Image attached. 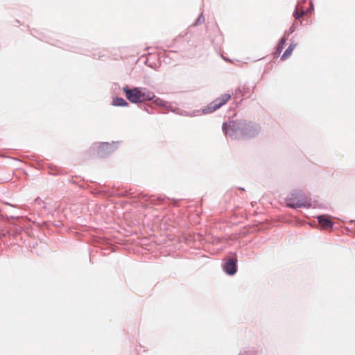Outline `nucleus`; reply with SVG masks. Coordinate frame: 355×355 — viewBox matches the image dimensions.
Returning <instances> with one entry per match:
<instances>
[{"label": "nucleus", "instance_id": "9", "mask_svg": "<svg viewBox=\"0 0 355 355\" xmlns=\"http://www.w3.org/2000/svg\"><path fill=\"white\" fill-rule=\"evenodd\" d=\"M234 126V123L233 121L230 122L229 123H225L223 126V130L225 131V135L229 133L230 130H233Z\"/></svg>", "mask_w": 355, "mask_h": 355}, {"label": "nucleus", "instance_id": "7", "mask_svg": "<svg viewBox=\"0 0 355 355\" xmlns=\"http://www.w3.org/2000/svg\"><path fill=\"white\" fill-rule=\"evenodd\" d=\"M112 105L114 106H127L128 103L123 98L116 97L113 99Z\"/></svg>", "mask_w": 355, "mask_h": 355}, {"label": "nucleus", "instance_id": "5", "mask_svg": "<svg viewBox=\"0 0 355 355\" xmlns=\"http://www.w3.org/2000/svg\"><path fill=\"white\" fill-rule=\"evenodd\" d=\"M318 223L324 230H329L333 226V223L330 218L326 216H320L318 218Z\"/></svg>", "mask_w": 355, "mask_h": 355}, {"label": "nucleus", "instance_id": "1", "mask_svg": "<svg viewBox=\"0 0 355 355\" xmlns=\"http://www.w3.org/2000/svg\"><path fill=\"white\" fill-rule=\"evenodd\" d=\"M123 92L128 100L131 103H137L145 101H150L155 98L153 92L143 88L135 87L129 89L124 87Z\"/></svg>", "mask_w": 355, "mask_h": 355}, {"label": "nucleus", "instance_id": "4", "mask_svg": "<svg viewBox=\"0 0 355 355\" xmlns=\"http://www.w3.org/2000/svg\"><path fill=\"white\" fill-rule=\"evenodd\" d=\"M224 270L228 275H234L236 271V260L229 259L224 266Z\"/></svg>", "mask_w": 355, "mask_h": 355}, {"label": "nucleus", "instance_id": "2", "mask_svg": "<svg viewBox=\"0 0 355 355\" xmlns=\"http://www.w3.org/2000/svg\"><path fill=\"white\" fill-rule=\"evenodd\" d=\"M288 207L291 208L310 207L311 199L301 191H294L286 199Z\"/></svg>", "mask_w": 355, "mask_h": 355}, {"label": "nucleus", "instance_id": "3", "mask_svg": "<svg viewBox=\"0 0 355 355\" xmlns=\"http://www.w3.org/2000/svg\"><path fill=\"white\" fill-rule=\"evenodd\" d=\"M231 98V95L229 94H225L221 95L219 98H216L212 103H211L207 107L204 109V113H210L212 112L217 109L220 108L221 106L225 105L230 99Z\"/></svg>", "mask_w": 355, "mask_h": 355}, {"label": "nucleus", "instance_id": "8", "mask_svg": "<svg viewBox=\"0 0 355 355\" xmlns=\"http://www.w3.org/2000/svg\"><path fill=\"white\" fill-rule=\"evenodd\" d=\"M286 43V39L284 37H282L279 44H278V46L277 47V49L275 51V56H279V54L281 53L282 49H284V44Z\"/></svg>", "mask_w": 355, "mask_h": 355}, {"label": "nucleus", "instance_id": "10", "mask_svg": "<svg viewBox=\"0 0 355 355\" xmlns=\"http://www.w3.org/2000/svg\"><path fill=\"white\" fill-rule=\"evenodd\" d=\"M109 147L108 144H101L98 148V153L101 155L103 153V151L107 150Z\"/></svg>", "mask_w": 355, "mask_h": 355}, {"label": "nucleus", "instance_id": "6", "mask_svg": "<svg viewBox=\"0 0 355 355\" xmlns=\"http://www.w3.org/2000/svg\"><path fill=\"white\" fill-rule=\"evenodd\" d=\"M296 46L297 44H291L282 55L281 60H286L289 58Z\"/></svg>", "mask_w": 355, "mask_h": 355}, {"label": "nucleus", "instance_id": "11", "mask_svg": "<svg viewBox=\"0 0 355 355\" xmlns=\"http://www.w3.org/2000/svg\"><path fill=\"white\" fill-rule=\"evenodd\" d=\"M304 14V11L299 12L298 10H296V12L294 14V17L295 19H299L301 17H302Z\"/></svg>", "mask_w": 355, "mask_h": 355}]
</instances>
